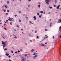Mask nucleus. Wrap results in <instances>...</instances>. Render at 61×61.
Masks as SVG:
<instances>
[{
	"mask_svg": "<svg viewBox=\"0 0 61 61\" xmlns=\"http://www.w3.org/2000/svg\"><path fill=\"white\" fill-rule=\"evenodd\" d=\"M47 44V42H46L45 43V44Z\"/></svg>",
	"mask_w": 61,
	"mask_h": 61,
	"instance_id": "obj_49",
	"label": "nucleus"
},
{
	"mask_svg": "<svg viewBox=\"0 0 61 61\" xmlns=\"http://www.w3.org/2000/svg\"><path fill=\"white\" fill-rule=\"evenodd\" d=\"M9 19H8V20L9 21H12V20L13 19V18H10V17H9Z\"/></svg>",
	"mask_w": 61,
	"mask_h": 61,
	"instance_id": "obj_3",
	"label": "nucleus"
},
{
	"mask_svg": "<svg viewBox=\"0 0 61 61\" xmlns=\"http://www.w3.org/2000/svg\"><path fill=\"white\" fill-rule=\"evenodd\" d=\"M17 52L18 53H19L20 52V51H19V50H18L17 51Z\"/></svg>",
	"mask_w": 61,
	"mask_h": 61,
	"instance_id": "obj_35",
	"label": "nucleus"
},
{
	"mask_svg": "<svg viewBox=\"0 0 61 61\" xmlns=\"http://www.w3.org/2000/svg\"><path fill=\"white\" fill-rule=\"evenodd\" d=\"M37 15H39V13H37Z\"/></svg>",
	"mask_w": 61,
	"mask_h": 61,
	"instance_id": "obj_33",
	"label": "nucleus"
},
{
	"mask_svg": "<svg viewBox=\"0 0 61 61\" xmlns=\"http://www.w3.org/2000/svg\"><path fill=\"white\" fill-rule=\"evenodd\" d=\"M38 4H41V3L40 2H39Z\"/></svg>",
	"mask_w": 61,
	"mask_h": 61,
	"instance_id": "obj_55",
	"label": "nucleus"
},
{
	"mask_svg": "<svg viewBox=\"0 0 61 61\" xmlns=\"http://www.w3.org/2000/svg\"><path fill=\"white\" fill-rule=\"evenodd\" d=\"M36 55V53H34V54L33 55Z\"/></svg>",
	"mask_w": 61,
	"mask_h": 61,
	"instance_id": "obj_54",
	"label": "nucleus"
},
{
	"mask_svg": "<svg viewBox=\"0 0 61 61\" xmlns=\"http://www.w3.org/2000/svg\"><path fill=\"white\" fill-rule=\"evenodd\" d=\"M38 37H39V36H37L36 37V38H38Z\"/></svg>",
	"mask_w": 61,
	"mask_h": 61,
	"instance_id": "obj_45",
	"label": "nucleus"
},
{
	"mask_svg": "<svg viewBox=\"0 0 61 61\" xmlns=\"http://www.w3.org/2000/svg\"><path fill=\"white\" fill-rule=\"evenodd\" d=\"M21 31H23V29H21Z\"/></svg>",
	"mask_w": 61,
	"mask_h": 61,
	"instance_id": "obj_50",
	"label": "nucleus"
},
{
	"mask_svg": "<svg viewBox=\"0 0 61 61\" xmlns=\"http://www.w3.org/2000/svg\"><path fill=\"white\" fill-rule=\"evenodd\" d=\"M6 46V44H3V48H4V47H5Z\"/></svg>",
	"mask_w": 61,
	"mask_h": 61,
	"instance_id": "obj_9",
	"label": "nucleus"
},
{
	"mask_svg": "<svg viewBox=\"0 0 61 61\" xmlns=\"http://www.w3.org/2000/svg\"><path fill=\"white\" fill-rule=\"evenodd\" d=\"M10 57H11V56L10 55L8 56V57H9V58H10Z\"/></svg>",
	"mask_w": 61,
	"mask_h": 61,
	"instance_id": "obj_36",
	"label": "nucleus"
},
{
	"mask_svg": "<svg viewBox=\"0 0 61 61\" xmlns=\"http://www.w3.org/2000/svg\"><path fill=\"white\" fill-rule=\"evenodd\" d=\"M54 7H56V5H54L53 6Z\"/></svg>",
	"mask_w": 61,
	"mask_h": 61,
	"instance_id": "obj_23",
	"label": "nucleus"
},
{
	"mask_svg": "<svg viewBox=\"0 0 61 61\" xmlns=\"http://www.w3.org/2000/svg\"><path fill=\"white\" fill-rule=\"evenodd\" d=\"M19 13H21V12L20 11H19Z\"/></svg>",
	"mask_w": 61,
	"mask_h": 61,
	"instance_id": "obj_44",
	"label": "nucleus"
},
{
	"mask_svg": "<svg viewBox=\"0 0 61 61\" xmlns=\"http://www.w3.org/2000/svg\"><path fill=\"white\" fill-rule=\"evenodd\" d=\"M15 17H16V16H17V15H15Z\"/></svg>",
	"mask_w": 61,
	"mask_h": 61,
	"instance_id": "obj_53",
	"label": "nucleus"
},
{
	"mask_svg": "<svg viewBox=\"0 0 61 61\" xmlns=\"http://www.w3.org/2000/svg\"><path fill=\"white\" fill-rule=\"evenodd\" d=\"M7 4H9V1L8 0L7 1Z\"/></svg>",
	"mask_w": 61,
	"mask_h": 61,
	"instance_id": "obj_16",
	"label": "nucleus"
},
{
	"mask_svg": "<svg viewBox=\"0 0 61 61\" xmlns=\"http://www.w3.org/2000/svg\"><path fill=\"white\" fill-rule=\"evenodd\" d=\"M4 29L5 30H7V29H6V28H4Z\"/></svg>",
	"mask_w": 61,
	"mask_h": 61,
	"instance_id": "obj_39",
	"label": "nucleus"
},
{
	"mask_svg": "<svg viewBox=\"0 0 61 61\" xmlns=\"http://www.w3.org/2000/svg\"><path fill=\"white\" fill-rule=\"evenodd\" d=\"M57 2V1H56V0H55V3H56Z\"/></svg>",
	"mask_w": 61,
	"mask_h": 61,
	"instance_id": "obj_42",
	"label": "nucleus"
},
{
	"mask_svg": "<svg viewBox=\"0 0 61 61\" xmlns=\"http://www.w3.org/2000/svg\"><path fill=\"white\" fill-rule=\"evenodd\" d=\"M46 38H48V36H47Z\"/></svg>",
	"mask_w": 61,
	"mask_h": 61,
	"instance_id": "obj_63",
	"label": "nucleus"
},
{
	"mask_svg": "<svg viewBox=\"0 0 61 61\" xmlns=\"http://www.w3.org/2000/svg\"><path fill=\"white\" fill-rule=\"evenodd\" d=\"M37 56V55H36L35 56H33V59H35L36 58V57Z\"/></svg>",
	"mask_w": 61,
	"mask_h": 61,
	"instance_id": "obj_6",
	"label": "nucleus"
},
{
	"mask_svg": "<svg viewBox=\"0 0 61 61\" xmlns=\"http://www.w3.org/2000/svg\"><path fill=\"white\" fill-rule=\"evenodd\" d=\"M33 18H34V20H36V17L35 16H34L33 17Z\"/></svg>",
	"mask_w": 61,
	"mask_h": 61,
	"instance_id": "obj_12",
	"label": "nucleus"
},
{
	"mask_svg": "<svg viewBox=\"0 0 61 61\" xmlns=\"http://www.w3.org/2000/svg\"><path fill=\"white\" fill-rule=\"evenodd\" d=\"M61 29V26H60L59 27V29Z\"/></svg>",
	"mask_w": 61,
	"mask_h": 61,
	"instance_id": "obj_21",
	"label": "nucleus"
},
{
	"mask_svg": "<svg viewBox=\"0 0 61 61\" xmlns=\"http://www.w3.org/2000/svg\"><path fill=\"white\" fill-rule=\"evenodd\" d=\"M12 22H10V24L11 25H12Z\"/></svg>",
	"mask_w": 61,
	"mask_h": 61,
	"instance_id": "obj_47",
	"label": "nucleus"
},
{
	"mask_svg": "<svg viewBox=\"0 0 61 61\" xmlns=\"http://www.w3.org/2000/svg\"><path fill=\"white\" fill-rule=\"evenodd\" d=\"M53 24L52 23H51L50 24V27H52V25Z\"/></svg>",
	"mask_w": 61,
	"mask_h": 61,
	"instance_id": "obj_11",
	"label": "nucleus"
},
{
	"mask_svg": "<svg viewBox=\"0 0 61 61\" xmlns=\"http://www.w3.org/2000/svg\"><path fill=\"white\" fill-rule=\"evenodd\" d=\"M20 51H21V52H23V50L21 49L20 50Z\"/></svg>",
	"mask_w": 61,
	"mask_h": 61,
	"instance_id": "obj_25",
	"label": "nucleus"
},
{
	"mask_svg": "<svg viewBox=\"0 0 61 61\" xmlns=\"http://www.w3.org/2000/svg\"><path fill=\"white\" fill-rule=\"evenodd\" d=\"M46 37H44V39H46Z\"/></svg>",
	"mask_w": 61,
	"mask_h": 61,
	"instance_id": "obj_58",
	"label": "nucleus"
},
{
	"mask_svg": "<svg viewBox=\"0 0 61 61\" xmlns=\"http://www.w3.org/2000/svg\"><path fill=\"white\" fill-rule=\"evenodd\" d=\"M40 13L41 14H43V11H40Z\"/></svg>",
	"mask_w": 61,
	"mask_h": 61,
	"instance_id": "obj_17",
	"label": "nucleus"
},
{
	"mask_svg": "<svg viewBox=\"0 0 61 61\" xmlns=\"http://www.w3.org/2000/svg\"><path fill=\"white\" fill-rule=\"evenodd\" d=\"M39 46H42V43L40 44L39 43Z\"/></svg>",
	"mask_w": 61,
	"mask_h": 61,
	"instance_id": "obj_19",
	"label": "nucleus"
},
{
	"mask_svg": "<svg viewBox=\"0 0 61 61\" xmlns=\"http://www.w3.org/2000/svg\"><path fill=\"white\" fill-rule=\"evenodd\" d=\"M45 2H46V4L47 5H49V0H45Z\"/></svg>",
	"mask_w": 61,
	"mask_h": 61,
	"instance_id": "obj_2",
	"label": "nucleus"
},
{
	"mask_svg": "<svg viewBox=\"0 0 61 61\" xmlns=\"http://www.w3.org/2000/svg\"><path fill=\"white\" fill-rule=\"evenodd\" d=\"M6 36H7L6 35H4V37H6Z\"/></svg>",
	"mask_w": 61,
	"mask_h": 61,
	"instance_id": "obj_26",
	"label": "nucleus"
},
{
	"mask_svg": "<svg viewBox=\"0 0 61 61\" xmlns=\"http://www.w3.org/2000/svg\"><path fill=\"white\" fill-rule=\"evenodd\" d=\"M37 32V31L36 30L35 32V33H36Z\"/></svg>",
	"mask_w": 61,
	"mask_h": 61,
	"instance_id": "obj_41",
	"label": "nucleus"
},
{
	"mask_svg": "<svg viewBox=\"0 0 61 61\" xmlns=\"http://www.w3.org/2000/svg\"><path fill=\"white\" fill-rule=\"evenodd\" d=\"M23 16H25V14H23Z\"/></svg>",
	"mask_w": 61,
	"mask_h": 61,
	"instance_id": "obj_31",
	"label": "nucleus"
},
{
	"mask_svg": "<svg viewBox=\"0 0 61 61\" xmlns=\"http://www.w3.org/2000/svg\"><path fill=\"white\" fill-rule=\"evenodd\" d=\"M14 0H12V1H13H13H14Z\"/></svg>",
	"mask_w": 61,
	"mask_h": 61,
	"instance_id": "obj_62",
	"label": "nucleus"
},
{
	"mask_svg": "<svg viewBox=\"0 0 61 61\" xmlns=\"http://www.w3.org/2000/svg\"><path fill=\"white\" fill-rule=\"evenodd\" d=\"M29 36H31V34H29Z\"/></svg>",
	"mask_w": 61,
	"mask_h": 61,
	"instance_id": "obj_61",
	"label": "nucleus"
},
{
	"mask_svg": "<svg viewBox=\"0 0 61 61\" xmlns=\"http://www.w3.org/2000/svg\"><path fill=\"white\" fill-rule=\"evenodd\" d=\"M11 52L12 53H13V51H11Z\"/></svg>",
	"mask_w": 61,
	"mask_h": 61,
	"instance_id": "obj_46",
	"label": "nucleus"
},
{
	"mask_svg": "<svg viewBox=\"0 0 61 61\" xmlns=\"http://www.w3.org/2000/svg\"><path fill=\"white\" fill-rule=\"evenodd\" d=\"M30 5H28V7H30Z\"/></svg>",
	"mask_w": 61,
	"mask_h": 61,
	"instance_id": "obj_56",
	"label": "nucleus"
},
{
	"mask_svg": "<svg viewBox=\"0 0 61 61\" xmlns=\"http://www.w3.org/2000/svg\"><path fill=\"white\" fill-rule=\"evenodd\" d=\"M1 42L2 44V45H4L5 44H6V42H5L3 41H2Z\"/></svg>",
	"mask_w": 61,
	"mask_h": 61,
	"instance_id": "obj_5",
	"label": "nucleus"
},
{
	"mask_svg": "<svg viewBox=\"0 0 61 61\" xmlns=\"http://www.w3.org/2000/svg\"><path fill=\"white\" fill-rule=\"evenodd\" d=\"M6 55H7V56H9V54L6 53Z\"/></svg>",
	"mask_w": 61,
	"mask_h": 61,
	"instance_id": "obj_15",
	"label": "nucleus"
},
{
	"mask_svg": "<svg viewBox=\"0 0 61 61\" xmlns=\"http://www.w3.org/2000/svg\"><path fill=\"white\" fill-rule=\"evenodd\" d=\"M8 15V13H6L5 14L6 15Z\"/></svg>",
	"mask_w": 61,
	"mask_h": 61,
	"instance_id": "obj_20",
	"label": "nucleus"
},
{
	"mask_svg": "<svg viewBox=\"0 0 61 61\" xmlns=\"http://www.w3.org/2000/svg\"><path fill=\"white\" fill-rule=\"evenodd\" d=\"M41 46H46V45L44 44H43V43H41Z\"/></svg>",
	"mask_w": 61,
	"mask_h": 61,
	"instance_id": "obj_7",
	"label": "nucleus"
},
{
	"mask_svg": "<svg viewBox=\"0 0 61 61\" xmlns=\"http://www.w3.org/2000/svg\"><path fill=\"white\" fill-rule=\"evenodd\" d=\"M28 56H30V54H28Z\"/></svg>",
	"mask_w": 61,
	"mask_h": 61,
	"instance_id": "obj_57",
	"label": "nucleus"
},
{
	"mask_svg": "<svg viewBox=\"0 0 61 61\" xmlns=\"http://www.w3.org/2000/svg\"><path fill=\"white\" fill-rule=\"evenodd\" d=\"M61 22V20L59 19V20L57 21V23H60Z\"/></svg>",
	"mask_w": 61,
	"mask_h": 61,
	"instance_id": "obj_4",
	"label": "nucleus"
},
{
	"mask_svg": "<svg viewBox=\"0 0 61 61\" xmlns=\"http://www.w3.org/2000/svg\"><path fill=\"white\" fill-rule=\"evenodd\" d=\"M19 22H21V20H20V19H19Z\"/></svg>",
	"mask_w": 61,
	"mask_h": 61,
	"instance_id": "obj_28",
	"label": "nucleus"
},
{
	"mask_svg": "<svg viewBox=\"0 0 61 61\" xmlns=\"http://www.w3.org/2000/svg\"><path fill=\"white\" fill-rule=\"evenodd\" d=\"M14 38H15L16 39V38H17V37H14Z\"/></svg>",
	"mask_w": 61,
	"mask_h": 61,
	"instance_id": "obj_48",
	"label": "nucleus"
},
{
	"mask_svg": "<svg viewBox=\"0 0 61 61\" xmlns=\"http://www.w3.org/2000/svg\"><path fill=\"white\" fill-rule=\"evenodd\" d=\"M1 36L2 37H3V38L4 39H5V37H4V34H2L1 35Z\"/></svg>",
	"mask_w": 61,
	"mask_h": 61,
	"instance_id": "obj_8",
	"label": "nucleus"
},
{
	"mask_svg": "<svg viewBox=\"0 0 61 61\" xmlns=\"http://www.w3.org/2000/svg\"><path fill=\"white\" fill-rule=\"evenodd\" d=\"M44 14H45V11H44Z\"/></svg>",
	"mask_w": 61,
	"mask_h": 61,
	"instance_id": "obj_64",
	"label": "nucleus"
},
{
	"mask_svg": "<svg viewBox=\"0 0 61 61\" xmlns=\"http://www.w3.org/2000/svg\"><path fill=\"white\" fill-rule=\"evenodd\" d=\"M39 17H40V18H41V15H39Z\"/></svg>",
	"mask_w": 61,
	"mask_h": 61,
	"instance_id": "obj_32",
	"label": "nucleus"
},
{
	"mask_svg": "<svg viewBox=\"0 0 61 61\" xmlns=\"http://www.w3.org/2000/svg\"><path fill=\"white\" fill-rule=\"evenodd\" d=\"M16 26L17 27H19V26L18 25H17Z\"/></svg>",
	"mask_w": 61,
	"mask_h": 61,
	"instance_id": "obj_37",
	"label": "nucleus"
},
{
	"mask_svg": "<svg viewBox=\"0 0 61 61\" xmlns=\"http://www.w3.org/2000/svg\"><path fill=\"white\" fill-rule=\"evenodd\" d=\"M7 13H8V12H9V10H7Z\"/></svg>",
	"mask_w": 61,
	"mask_h": 61,
	"instance_id": "obj_24",
	"label": "nucleus"
},
{
	"mask_svg": "<svg viewBox=\"0 0 61 61\" xmlns=\"http://www.w3.org/2000/svg\"><path fill=\"white\" fill-rule=\"evenodd\" d=\"M52 38L53 39H54V38H55V37H54V36H53V37H52Z\"/></svg>",
	"mask_w": 61,
	"mask_h": 61,
	"instance_id": "obj_38",
	"label": "nucleus"
},
{
	"mask_svg": "<svg viewBox=\"0 0 61 61\" xmlns=\"http://www.w3.org/2000/svg\"><path fill=\"white\" fill-rule=\"evenodd\" d=\"M60 6V5H59L56 8L57 9H59V8Z\"/></svg>",
	"mask_w": 61,
	"mask_h": 61,
	"instance_id": "obj_10",
	"label": "nucleus"
},
{
	"mask_svg": "<svg viewBox=\"0 0 61 61\" xmlns=\"http://www.w3.org/2000/svg\"><path fill=\"white\" fill-rule=\"evenodd\" d=\"M35 51V50L32 49L31 50V52H34V51Z\"/></svg>",
	"mask_w": 61,
	"mask_h": 61,
	"instance_id": "obj_13",
	"label": "nucleus"
},
{
	"mask_svg": "<svg viewBox=\"0 0 61 61\" xmlns=\"http://www.w3.org/2000/svg\"><path fill=\"white\" fill-rule=\"evenodd\" d=\"M38 7L39 8H40V5H38Z\"/></svg>",
	"mask_w": 61,
	"mask_h": 61,
	"instance_id": "obj_14",
	"label": "nucleus"
},
{
	"mask_svg": "<svg viewBox=\"0 0 61 61\" xmlns=\"http://www.w3.org/2000/svg\"><path fill=\"white\" fill-rule=\"evenodd\" d=\"M29 22L30 23H31L32 24H33V23H32L31 21H29Z\"/></svg>",
	"mask_w": 61,
	"mask_h": 61,
	"instance_id": "obj_18",
	"label": "nucleus"
},
{
	"mask_svg": "<svg viewBox=\"0 0 61 61\" xmlns=\"http://www.w3.org/2000/svg\"><path fill=\"white\" fill-rule=\"evenodd\" d=\"M45 31H48V30L47 29H45Z\"/></svg>",
	"mask_w": 61,
	"mask_h": 61,
	"instance_id": "obj_30",
	"label": "nucleus"
},
{
	"mask_svg": "<svg viewBox=\"0 0 61 61\" xmlns=\"http://www.w3.org/2000/svg\"><path fill=\"white\" fill-rule=\"evenodd\" d=\"M15 54H17V51H15Z\"/></svg>",
	"mask_w": 61,
	"mask_h": 61,
	"instance_id": "obj_43",
	"label": "nucleus"
},
{
	"mask_svg": "<svg viewBox=\"0 0 61 61\" xmlns=\"http://www.w3.org/2000/svg\"><path fill=\"white\" fill-rule=\"evenodd\" d=\"M25 57H22L21 58V59H22L21 61H26V59L24 58Z\"/></svg>",
	"mask_w": 61,
	"mask_h": 61,
	"instance_id": "obj_1",
	"label": "nucleus"
},
{
	"mask_svg": "<svg viewBox=\"0 0 61 61\" xmlns=\"http://www.w3.org/2000/svg\"><path fill=\"white\" fill-rule=\"evenodd\" d=\"M5 6L6 8H7V6H6V5H5Z\"/></svg>",
	"mask_w": 61,
	"mask_h": 61,
	"instance_id": "obj_22",
	"label": "nucleus"
},
{
	"mask_svg": "<svg viewBox=\"0 0 61 61\" xmlns=\"http://www.w3.org/2000/svg\"><path fill=\"white\" fill-rule=\"evenodd\" d=\"M25 56H27V54H25Z\"/></svg>",
	"mask_w": 61,
	"mask_h": 61,
	"instance_id": "obj_29",
	"label": "nucleus"
},
{
	"mask_svg": "<svg viewBox=\"0 0 61 61\" xmlns=\"http://www.w3.org/2000/svg\"><path fill=\"white\" fill-rule=\"evenodd\" d=\"M29 57V56H27V58H28V57Z\"/></svg>",
	"mask_w": 61,
	"mask_h": 61,
	"instance_id": "obj_52",
	"label": "nucleus"
},
{
	"mask_svg": "<svg viewBox=\"0 0 61 61\" xmlns=\"http://www.w3.org/2000/svg\"><path fill=\"white\" fill-rule=\"evenodd\" d=\"M49 8H50L51 9H52V7L49 6Z\"/></svg>",
	"mask_w": 61,
	"mask_h": 61,
	"instance_id": "obj_27",
	"label": "nucleus"
},
{
	"mask_svg": "<svg viewBox=\"0 0 61 61\" xmlns=\"http://www.w3.org/2000/svg\"><path fill=\"white\" fill-rule=\"evenodd\" d=\"M28 1L29 2H30V1H31V0H28Z\"/></svg>",
	"mask_w": 61,
	"mask_h": 61,
	"instance_id": "obj_51",
	"label": "nucleus"
},
{
	"mask_svg": "<svg viewBox=\"0 0 61 61\" xmlns=\"http://www.w3.org/2000/svg\"><path fill=\"white\" fill-rule=\"evenodd\" d=\"M30 41L31 42H32V40H30Z\"/></svg>",
	"mask_w": 61,
	"mask_h": 61,
	"instance_id": "obj_59",
	"label": "nucleus"
},
{
	"mask_svg": "<svg viewBox=\"0 0 61 61\" xmlns=\"http://www.w3.org/2000/svg\"><path fill=\"white\" fill-rule=\"evenodd\" d=\"M4 12H6V10H4Z\"/></svg>",
	"mask_w": 61,
	"mask_h": 61,
	"instance_id": "obj_34",
	"label": "nucleus"
},
{
	"mask_svg": "<svg viewBox=\"0 0 61 61\" xmlns=\"http://www.w3.org/2000/svg\"><path fill=\"white\" fill-rule=\"evenodd\" d=\"M7 50V48H5L4 49V50L5 51V50Z\"/></svg>",
	"mask_w": 61,
	"mask_h": 61,
	"instance_id": "obj_40",
	"label": "nucleus"
},
{
	"mask_svg": "<svg viewBox=\"0 0 61 61\" xmlns=\"http://www.w3.org/2000/svg\"><path fill=\"white\" fill-rule=\"evenodd\" d=\"M26 19H27V18H28V17H26Z\"/></svg>",
	"mask_w": 61,
	"mask_h": 61,
	"instance_id": "obj_60",
	"label": "nucleus"
}]
</instances>
